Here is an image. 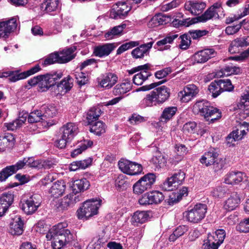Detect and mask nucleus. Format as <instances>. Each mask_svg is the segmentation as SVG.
<instances>
[{"label":"nucleus","instance_id":"de8ad7c7","mask_svg":"<svg viewBox=\"0 0 249 249\" xmlns=\"http://www.w3.org/2000/svg\"><path fill=\"white\" fill-rule=\"evenodd\" d=\"M155 95L153 94V91L141 101V105L143 107H152L158 104V100Z\"/></svg>","mask_w":249,"mask_h":249},{"label":"nucleus","instance_id":"cd10ccee","mask_svg":"<svg viewBox=\"0 0 249 249\" xmlns=\"http://www.w3.org/2000/svg\"><path fill=\"white\" fill-rule=\"evenodd\" d=\"M240 203V198L236 192L232 193L225 201L224 208L227 211H231L235 209Z\"/></svg>","mask_w":249,"mask_h":249},{"label":"nucleus","instance_id":"864d4df0","mask_svg":"<svg viewBox=\"0 0 249 249\" xmlns=\"http://www.w3.org/2000/svg\"><path fill=\"white\" fill-rule=\"evenodd\" d=\"M139 45V41H131L122 44L117 50V54H120L124 51L131 49L133 47L138 46Z\"/></svg>","mask_w":249,"mask_h":249},{"label":"nucleus","instance_id":"e433bc0d","mask_svg":"<svg viewBox=\"0 0 249 249\" xmlns=\"http://www.w3.org/2000/svg\"><path fill=\"white\" fill-rule=\"evenodd\" d=\"M156 171H160L166 165V160L161 154L153 156L150 160Z\"/></svg>","mask_w":249,"mask_h":249},{"label":"nucleus","instance_id":"dca6fc26","mask_svg":"<svg viewBox=\"0 0 249 249\" xmlns=\"http://www.w3.org/2000/svg\"><path fill=\"white\" fill-rule=\"evenodd\" d=\"M249 46V36L237 37L233 40L229 47V52L231 53H238L240 48Z\"/></svg>","mask_w":249,"mask_h":249},{"label":"nucleus","instance_id":"b1692460","mask_svg":"<svg viewBox=\"0 0 249 249\" xmlns=\"http://www.w3.org/2000/svg\"><path fill=\"white\" fill-rule=\"evenodd\" d=\"M154 94L158 100V104H160L166 101L170 95V89L165 86L157 88L153 90Z\"/></svg>","mask_w":249,"mask_h":249},{"label":"nucleus","instance_id":"774afa93","mask_svg":"<svg viewBox=\"0 0 249 249\" xmlns=\"http://www.w3.org/2000/svg\"><path fill=\"white\" fill-rule=\"evenodd\" d=\"M236 229L242 232H248L249 231V217L242 221L236 226Z\"/></svg>","mask_w":249,"mask_h":249},{"label":"nucleus","instance_id":"c03bdc74","mask_svg":"<svg viewBox=\"0 0 249 249\" xmlns=\"http://www.w3.org/2000/svg\"><path fill=\"white\" fill-rule=\"evenodd\" d=\"M14 137L12 134L0 135V152L3 151L10 143H13Z\"/></svg>","mask_w":249,"mask_h":249},{"label":"nucleus","instance_id":"a878e982","mask_svg":"<svg viewBox=\"0 0 249 249\" xmlns=\"http://www.w3.org/2000/svg\"><path fill=\"white\" fill-rule=\"evenodd\" d=\"M23 223L19 216H16L10 223L9 232L12 235H21L23 231Z\"/></svg>","mask_w":249,"mask_h":249},{"label":"nucleus","instance_id":"72a5a7b5","mask_svg":"<svg viewBox=\"0 0 249 249\" xmlns=\"http://www.w3.org/2000/svg\"><path fill=\"white\" fill-rule=\"evenodd\" d=\"M170 21V17L161 13L155 15L149 22L151 27H157L161 25L166 24Z\"/></svg>","mask_w":249,"mask_h":249},{"label":"nucleus","instance_id":"c9c22d12","mask_svg":"<svg viewBox=\"0 0 249 249\" xmlns=\"http://www.w3.org/2000/svg\"><path fill=\"white\" fill-rule=\"evenodd\" d=\"M177 110V107H165L160 116V122L164 123H167L173 118Z\"/></svg>","mask_w":249,"mask_h":249},{"label":"nucleus","instance_id":"6e6d98bb","mask_svg":"<svg viewBox=\"0 0 249 249\" xmlns=\"http://www.w3.org/2000/svg\"><path fill=\"white\" fill-rule=\"evenodd\" d=\"M173 179L178 186L182 184L185 178V173L182 170H179L171 177Z\"/></svg>","mask_w":249,"mask_h":249},{"label":"nucleus","instance_id":"052dcab7","mask_svg":"<svg viewBox=\"0 0 249 249\" xmlns=\"http://www.w3.org/2000/svg\"><path fill=\"white\" fill-rule=\"evenodd\" d=\"M227 189L225 186H218L213 188L211 191V195L215 198H220L224 196Z\"/></svg>","mask_w":249,"mask_h":249},{"label":"nucleus","instance_id":"37998d69","mask_svg":"<svg viewBox=\"0 0 249 249\" xmlns=\"http://www.w3.org/2000/svg\"><path fill=\"white\" fill-rule=\"evenodd\" d=\"M90 159L72 162L69 166L70 171H75L79 169H85L91 163Z\"/></svg>","mask_w":249,"mask_h":249},{"label":"nucleus","instance_id":"4be33fe9","mask_svg":"<svg viewBox=\"0 0 249 249\" xmlns=\"http://www.w3.org/2000/svg\"><path fill=\"white\" fill-rule=\"evenodd\" d=\"M246 176V174L242 172L231 171L225 176L224 182L231 185L238 184L241 182Z\"/></svg>","mask_w":249,"mask_h":249},{"label":"nucleus","instance_id":"a211bd4d","mask_svg":"<svg viewBox=\"0 0 249 249\" xmlns=\"http://www.w3.org/2000/svg\"><path fill=\"white\" fill-rule=\"evenodd\" d=\"M60 132L63 138L71 141L78 133V127L74 123H68L60 128Z\"/></svg>","mask_w":249,"mask_h":249},{"label":"nucleus","instance_id":"393cba45","mask_svg":"<svg viewBox=\"0 0 249 249\" xmlns=\"http://www.w3.org/2000/svg\"><path fill=\"white\" fill-rule=\"evenodd\" d=\"M14 196L11 193L3 194L0 196V216H2L13 203Z\"/></svg>","mask_w":249,"mask_h":249},{"label":"nucleus","instance_id":"49530a36","mask_svg":"<svg viewBox=\"0 0 249 249\" xmlns=\"http://www.w3.org/2000/svg\"><path fill=\"white\" fill-rule=\"evenodd\" d=\"M211 235L212 236H213V239L215 240L214 243L219 246L223 242L226 236V234L224 230L218 229L214 232L208 233L207 236Z\"/></svg>","mask_w":249,"mask_h":249},{"label":"nucleus","instance_id":"0e129e2a","mask_svg":"<svg viewBox=\"0 0 249 249\" xmlns=\"http://www.w3.org/2000/svg\"><path fill=\"white\" fill-rule=\"evenodd\" d=\"M106 242L105 239L97 236L94 238L92 242L90 244L89 248L90 249H100L103 245Z\"/></svg>","mask_w":249,"mask_h":249},{"label":"nucleus","instance_id":"f3484780","mask_svg":"<svg viewBox=\"0 0 249 249\" xmlns=\"http://www.w3.org/2000/svg\"><path fill=\"white\" fill-rule=\"evenodd\" d=\"M206 6L205 2L200 0H189L184 4L185 9L194 15L201 14Z\"/></svg>","mask_w":249,"mask_h":249},{"label":"nucleus","instance_id":"bb28decb","mask_svg":"<svg viewBox=\"0 0 249 249\" xmlns=\"http://www.w3.org/2000/svg\"><path fill=\"white\" fill-rule=\"evenodd\" d=\"M76 49V47L72 46L59 52L60 64L66 63L72 60L75 57L74 53Z\"/></svg>","mask_w":249,"mask_h":249},{"label":"nucleus","instance_id":"20e7f679","mask_svg":"<svg viewBox=\"0 0 249 249\" xmlns=\"http://www.w3.org/2000/svg\"><path fill=\"white\" fill-rule=\"evenodd\" d=\"M218 156L215 149H211L202 156L199 161L207 167L213 165L214 171L217 172L222 170L225 165V160L218 158Z\"/></svg>","mask_w":249,"mask_h":249},{"label":"nucleus","instance_id":"0eeeda50","mask_svg":"<svg viewBox=\"0 0 249 249\" xmlns=\"http://www.w3.org/2000/svg\"><path fill=\"white\" fill-rule=\"evenodd\" d=\"M118 166L122 172L129 175H138L142 171L141 164L124 159L119 161Z\"/></svg>","mask_w":249,"mask_h":249},{"label":"nucleus","instance_id":"412c9836","mask_svg":"<svg viewBox=\"0 0 249 249\" xmlns=\"http://www.w3.org/2000/svg\"><path fill=\"white\" fill-rule=\"evenodd\" d=\"M98 85L102 88L109 89L117 82L118 77L112 73H107L103 78L97 79Z\"/></svg>","mask_w":249,"mask_h":249},{"label":"nucleus","instance_id":"2f4dec72","mask_svg":"<svg viewBox=\"0 0 249 249\" xmlns=\"http://www.w3.org/2000/svg\"><path fill=\"white\" fill-rule=\"evenodd\" d=\"M73 86V79L69 75L64 78L60 83L57 84L56 90L54 91V94H58L62 92L64 89L65 92L70 90Z\"/></svg>","mask_w":249,"mask_h":249},{"label":"nucleus","instance_id":"6e6552de","mask_svg":"<svg viewBox=\"0 0 249 249\" xmlns=\"http://www.w3.org/2000/svg\"><path fill=\"white\" fill-rule=\"evenodd\" d=\"M223 12L221 3L216 2L209 7L201 16L195 18L194 20L198 22H206L213 18H218L219 13Z\"/></svg>","mask_w":249,"mask_h":249},{"label":"nucleus","instance_id":"f704fd0d","mask_svg":"<svg viewBox=\"0 0 249 249\" xmlns=\"http://www.w3.org/2000/svg\"><path fill=\"white\" fill-rule=\"evenodd\" d=\"M90 186L89 181L86 178L75 180L72 184L73 193H79L87 190Z\"/></svg>","mask_w":249,"mask_h":249},{"label":"nucleus","instance_id":"4468645a","mask_svg":"<svg viewBox=\"0 0 249 249\" xmlns=\"http://www.w3.org/2000/svg\"><path fill=\"white\" fill-rule=\"evenodd\" d=\"M39 197L37 195H33L29 199L25 200L21 205L22 210L27 214L34 213L40 206V202L37 201Z\"/></svg>","mask_w":249,"mask_h":249},{"label":"nucleus","instance_id":"338daca9","mask_svg":"<svg viewBox=\"0 0 249 249\" xmlns=\"http://www.w3.org/2000/svg\"><path fill=\"white\" fill-rule=\"evenodd\" d=\"M248 57H249V47L247 50L242 52L239 55L231 56L229 58V59L243 62Z\"/></svg>","mask_w":249,"mask_h":249},{"label":"nucleus","instance_id":"5701e85b","mask_svg":"<svg viewBox=\"0 0 249 249\" xmlns=\"http://www.w3.org/2000/svg\"><path fill=\"white\" fill-rule=\"evenodd\" d=\"M216 53L213 49H206L196 53L194 55L195 60L197 63H203L214 56Z\"/></svg>","mask_w":249,"mask_h":249},{"label":"nucleus","instance_id":"39448f33","mask_svg":"<svg viewBox=\"0 0 249 249\" xmlns=\"http://www.w3.org/2000/svg\"><path fill=\"white\" fill-rule=\"evenodd\" d=\"M207 206L205 204H196L194 207L183 213L184 216L190 222L200 223L205 217Z\"/></svg>","mask_w":249,"mask_h":249},{"label":"nucleus","instance_id":"13d9d810","mask_svg":"<svg viewBox=\"0 0 249 249\" xmlns=\"http://www.w3.org/2000/svg\"><path fill=\"white\" fill-rule=\"evenodd\" d=\"M195 18H192V19H190V18H186L183 19L182 20H178V19H174L173 21V24L179 27L181 26H185L186 27H188L189 25L197 23L198 21H196L194 20Z\"/></svg>","mask_w":249,"mask_h":249},{"label":"nucleus","instance_id":"5fc2aeb1","mask_svg":"<svg viewBox=\"0 0 249 249\" xmlns=\"http://www.w3.org/2000/svg\"><path fill=\"white\" fill-rule=\"evenodd\" d=\"M213 236H207L206 239L204 240V243L202 245L203 249H217L219 246L214 243Z\"/></svg>","mask_w":249,"mask_h":249},{"label":"nucleus","instance_id":"7c9ffc66","mask_svg":"<svg viewBox=\"0 0 249 249\" xmlns=\"http://www.w3.org/2000/svg\"><path fill=\"white\" fill-rule=\"evenodd\" d=\"M114 48L115 46L112 44H106L95 47L93 53L96 56L103 57L108 55Z\"/></svg>","mask_w":249,"mask_h":249},{"label":"nucleus","instance_id":"c756f323","mask_svg":"<svg viewBox=\"0 0 249 249\" xmlns=\"http://www.w3.org/2000/svg\"><path fill=\"white\" fill-rule=\"evenodd\" d=\"M69 199L66 197L63 199H53L50 203L51 207L58 212H63L70 206Z\"/></svg>","mask_w":249,"mask_h":249},{"label":"nucleus","instance_id":"603ef678","mask_svg":"<svg viewBox=\"0 0 249 249\" xmlns=\"http://www.w3.org/2000/svg\"><path fill=\"white\" fill-rule=\"evenodd\" d=\"M208 90L210 92L212 93V96L214 98L217 97L222 92L221 87L219 85L218 81L212 82L208 87Z\"/></svg>","mask_w":249,"mask_h":249},{"label":"nucleus","instance_id":"6ab92c4d","mask_svg":"<svg viewBox=\"0 0 249 249\" xmlns=\"http://www.w3.org/2000/svg\"><path fill=\"white\" fill-rule=\"evenodd\" d=\"M66 189V185L63 181H59L53 183L49 190L50 197L53 199L58 198L64 194Z\"/></svg>","mask_w":249,"mask_h":249},{"label":"nucleus","instance_id":"58836bf2","mask_svg":"<svg viewBox=\"0 0 249 249\" xmlns=\"http://www.w3.org/2000/svg\"><path fill=\"white\" fill-rule=\"evenodd\" d=\"M101 108L98 107L91 108L87 113L86 119L89 124H91L98 119L102 114Z\"/></svg>","mask_w":249,"mask_h":249},{"label":"nucleus","instance_id":"c85d7f7f","mask_svg":"<svg viewBox=\"0 0 249 249\" xmlns=\"http://www.w3.org/2000/svg\"><path fill=\"white\" fill-rule=\"evenodd\" d=\"M63 74L60 71H52L48 73V89L53 91L56 90L57 81L62 77Z\"/></svg>","mask_w":249,"mask_h":249},{"label":"nucleus","instance_id":"09e8293b","mask_svg":"<svg viewBox=\"0 0 249 249\" xmlns=\"http://www.w3.org/2000/svg\"><path fill=\"white\" fill-rule=\"evenodd\" d=\"M27 166L31 167L42 168L46 165L45 161L41 160H35L34 157L24 158Z\"/></svg>","mask_w":249,"mask_h":249},{"label":"nucleus","instance_id":"f8f14e48","mask_svg":"<svg viewBox=\"0 0 249 249\" xmlns=\"http://www.w3.org/2000/svg\"><path fill=\"white\" fill-rule=\"evenodd\" d=\"M24 158L19 160L17 163L11 166H7L0 172V181H4L9 176L15 173L18 170L23 169L27 166Z\"/></svg>","mask_w":249,"mask_h":249},{"label":"nucleus","instance_id":"9b49d317","mask_svg":"<svg viewBox=\"0 0 249 249\" xmlns=\"http://www.w3.org/2000/svg\"><path fill=\"white\" fill-rule=\"evenodd\" d=\"M17 19L12 18L10 19L0 21V36L6 39L17 28Z\"/></svg>","mask_w":249,"mask_h":249},{"label":"nucleus","instance_id":"a18cd8bd","mask_svg":"<svg viewBox=\"0 0 249 249\" xmlns=\"http://www.w3.org/2000/svg\"><path fill=\"white\" fill-rule=\"evenodd\" d=\"M178 36V35L175 34H168L165 37L162 39L158 41L156 43V45L159 46H162L165 45L164 49L167 50L170 47L169 45H166L167 44H171L173 42L174 40L177 38Z\"/></svg>","mask_w":249,"mask_h":249},{"label":"nucleus","instance_id":"e2e57ef3","mask_svg":"<svg viewBox=\"0 0 249 249\" xmlns=\"http://www.w3.org/2000/svg\"><path fill=\"white\" fill-rule=\"evenodd\" d=\"M176 185L173 179L170 177L163 183L162 187L165 191H172L178 187Z\"/></svg>","mask_w":249,"mask_h":249},{"label":"nucleus","instance_id":"4c0bfd02","mask_svg":"<svg viewBox=\"0 0 249 249\" xmlns=\"http://www.w3.org/2000/svg\"><path fill=\"white\" fill-rule=\"evenodd\" d=\"M149 217V213L146 211H136L132 217V222L134 224H142L145 222Z\"/></svg>","mask_w":249,"mask_h":249},{"label":"nucleus","instance_id":"680f3d73","mask_svg":"<svg viewBox=\"0 0 249 249\" xmlns=\"http://www.w3.org/2000/svg\"><path fill=\"white\" fill-rule=\"evenodd\" d=\"M191 37L186 34L179 36L178 39H180L179 48L182 50H186L191 44Z\"/></svg>","mask_w":249,"mask_h":249},{"label":"nucleus","instance_id":"7ed1b4c3","mask_svg":"<svg viewBox=\"0 0 249 249\" xmlns=\"http://www.w3.org/2000/svg\"><path fill=\"white\" fill-rule=\"evenodd\" d=\"M102 200L92 199L85 201L82 206L77 211V216L79 219H86L97 214L101 205Z\"/></svg>","mask_w":249,"mask_h":249},{"label":"nucleus","instance_id":"9d476101","mask_svg":"<svg viewBox=\"0 0 249 249\" xmlns=\"http://www.w3.org/2000/svg\"><path fill=\"white\" fill-rule=\"evenodd\" d=\"M131 6L125 2L119 1L113 6L110 17L114 19L124 18L130 11Z\"/></svg>","mask_w":249,"mask_h":249},{"label":"nucleus","instance_id":"f257e3e1","mask_svg":"<svg viewBox=\"0 0 249 249\" xmlns=\"http://www.w3.org/2000/svg\"><path fill=\"white\" fill-rule=\"evenodd\" d=\"M67 226L66 222L59 223L48 231V240L53 239L51 246L53 249H61L73 240V234L69 230L66 229Z\"/></svg>","mask_w":249,"mask_h":249},{"label":"nucleus","instance_id":"1a4fd4ad","mask_svg":"<svg viewBox=\"0 0 249 249\" xmlns=\"http://www.w3.org/2000/svg\"><path fill=\"white\" fill-rule=\"evenodd\" d=\"M164 199V196L160 191H154L143 195L139 200L141 205L157 204L160 203Z\"/></svg>","mask_w":249,"mask_h":249},{"label":"nucleus","instance_id":"ea45409f","mask_svg":"<svg viewBox=\"0 0 249 249\" xmlns=\"http://www.w3.org/2000/svg\"><path fill=\"white\" fill-rule=\"evenodd\" d=\"M125 27V24L115 26L105 34V37L107 39H111L116 36H120Z\"/></svg>","mask_w":249,"mask_h":249},{"label":"nucleus","instance_id":"bf43d9fd","mask_svg":"<svg viewBox=\"0 0 249 249\" xmlns=\"http://www.w3.org/2000/svg\"><path fill=\"white\" fill-rule=\"evenodd\" d=\"M43 115L40 111L36 110L31 112L28 116V122L29 123H35L40 122Z\"/></svg>","mask_w":249,"mask_h":249},{"label":"nucleus","instance_id":"f03ea898","mask_svg":"<svg viewBox=\"0 0 249 249\" xmlns=\"http://www.w3.org/2000/svg\"><path fill=\"white\" fill-rule=\"evenodd\" d=\"M193 110L195 113H199L207 120L211 118L212 122L221 117L218 109L211 106L209 102L204 100L197 101L193 106Z\"/></svg>","mask_w":249,"mask_h":249},{"label":"nucleus","instance_id":"2eb2a0df","mask_svg":"<svg viewBox=\"0 0 249 249\" xmlns=\"http://www.w3.org/2000/svg\"><path fill=\"white\" fill-rule=\"evenodd\" d=\"M249 106V87H247L242 95L240 101L237 105L239 113L243 118L249 116V109L246 108Z\"/></svg>","mask_w":249,"mask_h":249},{"label":"nucleus","instance_id":"aec40b11","mask_svg":"<svg viewBox=\"0 0 249 249\" xmlns=\"http://www.w3.org/2000/svg\"><path fill=\"white\" fill-rule=\"evenodd\" d=\"M153 42H150L142 44L132 50L131 55L135 59L143 58L145 56H148L151 49Z\"/></svg>","mask_w":249,"mask_h":249},{"label":"nucleus","instance_id":"69168bd1","mask_svg":"<svg viewBox=\"0 0 249 249\" xmlns=\"http://www.w3.org/2000/svg\"><path fill=\"white\" fill-rule=\"evenodd\" d=\"M219 85L220 86L222 92L224 91H231L233 89V86L229 79L219 80Z\"/></svg>","mask_w":249,"mask_h":249},{"label":"nucleus","instance_id":"4d7b16f0","mask_svg":"<svg viewBox=\"0 0 249 249\" xmlns=\"http://www.w3.org/2000/svg\"><path fill=\"white\" fill-rule=\"evenodd\" d=\"M74 76L77 83L80 86L85 85L88 81V77L86 74L83 72L76 71L74 72Z\"/></svg>","mask_w":249,"mask_h":249},{"label":"nucleus","instance_id":"a19ab883","mask_svg":"<svg viewBox=\"0 0 249 249\" xmlns=\"http://www.w3.org/2000/svg\"><path fill=\"white\" fill-rule=\"evenodd\" d=\"M90 124V131L96 135L100 136L106 132V124L102 121H98Z\"/></svg>","mask_w":249,"mask_h":249},{"label":"nucleus","instance_id":"79ce46f5","mask_svg":"<svg viewBox=\"0 0 249 249\" xmlns=\"http://www.w3.org/2000/svg\"><path fill=\"white\" fill-rule=\"evenodd\" d=\"M151 75L150 72L140 71L133 76V82L136 85H142Z\"/></svg>","mask_w":249,"mask_h":249},{"label":"nucleus","instance_id":"473e14b6","mask_svg":"<svg viewBox=\"0 0 249 249\" xmlns=\"http://www.w3.org/2000/svg\"><path fill=\"white\" fill-rule=\"evenodd\" d=\"M131 89V83L128 79H125L122 83L117 84L113 89V93L116 95H121L129 91Z\"/></svg>","mask_w":249,"mask_h":249},{"label":"nucleus","instance_id":"3c124183","mask_svg":"<svg viewBox=\"0 0 249 249\" xmlns=\"http://www.w3.org/2000/svg\"><path fill=\"white\" fill-rule=\"evenodd\" d=\"M242 139L241 135H239V129L232 131L226 138L227 144L229 146L234 145V142Z\"/></svg>","mask_w":249,"mask_h":249},{"label":"nucleus","instance_id":"8fccbe9b","mask_svg":"<svg viewBox=\"0 0 249 249\" xmlns=\"http://www.w3.org/2000/svg\"><path fill=\"white\" fill-rule=\"evenodd\" d=\"M221 71L224 75L228 76L231 74H238L240 72L241 70L239 67L230 64L225 66Z\"/></svg>","mask_w":249,"mask_h":249},{"label":"nucleus","instance_id":"ddd939ff","mask_svg":"<svg viewBox=\"0 0 249 249\" xmlns=\"http://www.w3.org/2000/svg\"><path fill=\"white\" fill-rule=\"evenodd\" d=\"M198 88L194 84L186 86L183 90L178 93V97L182 102L187 103L191 101L198 93Z\"/></svg>","mask_w":249,"mask_h":249},{"label":"nucleus","instance_id":"423d86ee","mask_svg":"<svg viewBox=\"0 0 249 249\" xmlns=\"http://www.w3.org/2000/svg\"><path fill=\"white\" fill-rule=\"evenodd\" d=\"M156 181V176L153 173H148L142 177L133 186L134 193L137 195L142 194L151 188Z\"/></svg>","mask_w":249,"mask_h":249}]
</instances>
